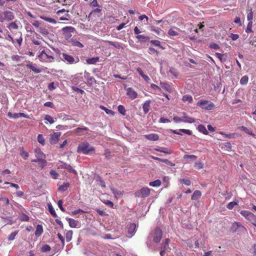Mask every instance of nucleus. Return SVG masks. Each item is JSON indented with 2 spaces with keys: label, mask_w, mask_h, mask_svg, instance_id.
<instances>
[{
  "label": "nucleus",
  "mask_w": 256,
  "mask_h": 256,
  "mask_svg": "<svg viewBox=\"0 0 256 256\" xmlns=\"http://www.w3.org/2000/svg\"><path fill=\"white\" fill-rule=\"evenodd\" d=\"M170 239L166 238L165 240L164 243V246L162 248L168 250V249L170 250V248L169 247V243H170Z\"/></svg>",
  "instance_id": "49"
},
{
  "label": "nucleus",
  "mask_w": 256,
  "mask_h": 256,
  "mask_svg": "<svg viewBox=\"0 0 256 256\" xmlns=\"http://www.w3.org/2000/svg\"><path fill=\"white\" fill-rule=\"evenodd\" d=\"M18 231H15L14 232H12L8 237V240H12L15 238V236L18 234Z\"/></svg>",
  "instance_id": "42"
},
{
  "label": "nucleus",
  "mask_w": 256,
  "mask_h": 256,
  "mask_svg": "<svg viewBox=\"0 0 256 256\" xmlns=\"http://www.w3.org/2000/svg\"><path fill=\"white\" fill-rule=\"evenodd\" d=\"M196 105L208 110H212L215 107V105L213 102H210L209 101L204 100H199L197 102Z\"/></svg>",
  "instance_id": "6"
},
{
  "label": "nucleus",
  "mask_w": 256,
  "mask_h": 256,
  "mask_svg": "<svg viewBox=\"0 0 256 256\" xmlns=\"http://www.w3.org/2000/svg\"><path fill=\"white\" fill-rule=\"evenodd\" d=\"M60 166L61 168L66 169L70 172H72L75 174H77L76 171L72 168V166L68 164L62 162Z\"/></svg>",
  "instance_id": "16"
},
{
  "label": "nucleus",
  "mask_w": 256,
  "mask_h": 256,
  "mask_svg": "<svg viewBox=\"0 0 256 256\" xmlns=\"http://www.w3.org/2000/svg\"><path fill=\"white\" fill-rule=\"evenodd\" d=\"M240 214L256 226V218L252 212L248 210H242Z\"/></svg>",
  "instance_id": "7"
},
{
  "label": "nucleus",
  "mask_w": 256,
  "mask_h": 256,
  "mask_svg": "<svg viewBox=\"0 0 256 256\" xmlns=\"http://www.w3.org/2000/svg\"><path fill=\"white\" fill-rule=\"evenodd\" d=\"M162 162L165 163L166 164L170 166H175V164L171 162L168 159H163Z\"/></svg>",
  "instance_id": "54"
},
{
  "label": "nucleus",
  "mask_w": 256,
  "mask_h": 256,
  "mask_svg": "<svg viewBox=\"0 0 256 256\" xmlns=\"http://www.w3.org/2000/svg\"><path fill=\"white\" fill-rule=\"evenodd\" d=\"M194 166L198 170L202 169L204 168V164L202 162H196Z\"/></svg>",
  "instance_id": "56"
},
{
  "label": "nucleus",
  "mask_w": 256,
  "mask_h": 256,
  "mask_svg": "<svg viewBox=\"0 0 256 256\" xmlns=\"http://www.w3.org/2000/svg\"><path fill=\"white\" fill-rule=\"evenodd\" d=\"M38 142H40L42 145H44L45 144V140L42 134H38Z\"/></svg>",
  "instance_id": "47"
},
{
  "label": "nucleus",
  "mask_w": 256,
  "mask_h": 256,
  "mask_svg": "<svg viewBox=\"0 0 256 256\" xmlns=\"http://www.w3.org/2000/svg\"><path fill=\"white\" fill-rule=\"evenodd\" d=\"M68 42L74 46H77L80 48H82L84 46L81 42L78 41L76 39L72 38Z\"/></svg>",
  "instance_id": "24"
},
{
  "label": "nucleus",
  "mask_w": 256,
  "mask_h": 256,
  "mask_svg": "<svg viewBox=\"0 0 256 256\" xmlns=\"http://www.w3.org/2000/svg\"><path fill=\"white\" fill-rule=\"evenodd\" d=\"M150 189L148 187H144L140 190L135 192L134 195L136 197L146 198L150 194Z\"/></svg>",
  "instance_id": "8"
},
{
  "label": "nucleus",
  "mask_w": 256,
  "mask_h": 256,
  "mask_svg": "<svg viewBox=\"0 0 256 256\" xmlns=\"http://www.w3.org/2000/svg\"><path fill=\"white\" fill-rule=\"evenodd\" d=\"M48 211L50 212V214L52 215V216L54 218L58 217V215L55 212L54 210V209L52 206L50 204H48Z\"/></svg>",
  "instance_id": "35"
},
{
  "label": "nucleus",
  "mask_w": 256,
  "mask_h": 256,
  "mask_svg": "<svg viewBox=\"0 0 256 256\" xmlns=\"http://www.w3.org/2000/svg\"><path fill=\"white\" fill-rule=\"evenodd\" d=\"M50 52H51L49 50H48V52H46L44 50H43L40 53L38 56V58L39 60L42 62H52L54 61V58L53 56L49 54Z\"/></svg>",
  "instance_id": "1"
},
{
  "label": "nucleus",
  "mask_w": 256,
  "mask_h": 256,
  "mask_svg": "<svg viewBox=\"0 0 256 256\" xmlns=\"http://www.w3.org/2000/svg\"><path fill=\"white\" fill-rule=\"evenodd\" d=\"M182 100L184 102H188L189 103H192L193 101V98L190 95L186 94L182 96Z\"/></svg>",
  "instance_id": "32"
},
{
  "label": "nucleus",
  "mask_w": 256,
  "mask_h": 256,
  "mask_svg": "<svg viewBox=\"0 0 256 256\" xmlns=\"http://www.w3.org/2000/svg\"><path fill=\"white\" fill-rule=\"evenodd\" d=\"M43 228L41 224H38L35 232V235L36 236H40L43 232Z\"/></svg>",
  "instance_id": "27"
},
{
  "label": "nucleus",
  "mask_w": 256,
  "mask_h": 256,
  "mask_svg": "<svg viewBox=\"0 0 256 256\" xmlns=\"http://www.w3.org/2000/svg\"><path fill=\"white\" fill-rule=\"evenodd\" d=\"M248 81V77L247 76H243L240 80V84L242 85H245L246 84Z\"/></svg>",
  "instance_id": "41"
},
{
  "label": "nucleus",
  "mask_w": 256,
  "mask_h": 256,
  "mask_svg": "<svg viewBox=\"0 0 256 256\" xmlns=\"http://www.w3.org/2000/svg\"><path fill=\"white\" fill-rule=\"evenodd\" d=\"M66 220L68 221L69 226L70 228H76L78 224V222L74 220L71 218H66Z\"/></svg>",
  "instance_id": "23"
},
{
  "label": "nucleus",
  "mask_w": 256,
  "mask_h": 256,
  "mask_svg": "<svg viewBox=\"0 0 256 256\" xmlns=\"http://www.w3.org/2000/svg\"><path fill=\"white\" fill-rule=\"evenodd\" d=\"M118 111L123 116L126 115V110L124 106L122 105H120L118 107Z\"/></svg>",
  "instance_id": "40"
},
{
  "label": "nucleus",
  "mask_w": 256,
  "mask_h": 256,
  "mask_svg": "<svg viewBox=\"0 0 256 256\" xmlns=\"http://www.w3.org/2000/svg\"><path fill=\"white\" fill-rule=\"evenodd\" d=\"M180 31V30L179 28L177 27H172L168 30V34L170 36H176L179 35V32Z\"/></svg>",
  "instance_id": "14"
},
{
  "label": "nucleus",
  "mask_w": 256,
  "mask_h": 256,
  "mask_svg": "<svg viewBox=\"0 0 256 256\" xmlns=\"http://www.w3.org/2000/svg\"><path fill=\"white\" fill-rule=\"evenodd\" d=\"M253 18V12L252 10H250V12L247 15V19L249 22H252Z\"/></svg>",
  "instance_id": "58"
},
{
  "label": "nucleus",
  "mask_w": 256,
  "mask_h": 256,
  "mask_svg": "<svg viewBox=\"0 0 256 256\" xmlns=\"http://www.w3.org/2000/svg\"><path fill=\"white\" fill-rule=\"evenodd\" d=\"M14 18V13L10 10H5L3 12H0V22L4 21H10Z\"/></svg>",
  "instance_id": "5"
},
{
  "label": "nucleus",
  "mask_w": 256,
  "mask_h": 256,
  "mask_svg": "<svg viewBox=\"0 0 256 256\" xmlns=\"http://www.w3.org/2000/svg\"><path fill=\"white\" fill-rule=\"evenodd\" d=\"M26 66L27 68H28L32 70L35 73H40L41 72V70L37 68V65L36 64H33L32 62H30L28 64H27L26 65Z\"/></svg>",
  "instance_id": "15"
},
{
  "label": "nucleus",
  "mask_w": 256,
  "mask_h": 256,
  "mask_svg": "<svg viewBox=\"0 0 256 256\" xmlns=\"http://www.w3.org/2000/svg\"><path fill=\"white\" fill-rule=\"evenodd\" d=\"M11 58L13 61L15 62H19L20 60V56L18 55H13Z\"/></svg>",
  "instance_id": "63"
},
{
  "label": "nucleus",
  "mask_w": 256,
  "mask_h": 256,
  "mask_svg": "<svg viewBox=\"0 0 256 256\" xmlns=\"http://www.w3.org/2000/svg\"><path fill=\"white\" fill-rule=\"evenodd\" d=\"M136 38L137 39H138L140 42H145L146 40H149V38L146 36H145L144 35H140V34L136 36Z\"/></svg>",
  "instance_id": "38"
},
{
  "label": "nucleus",
  "mask_w": 256,
  "mask_h": 256,
  "mask_svg": "<svg viewBox=\"0 0 256 256\" xmlns=\"http://www.w3.org/2000/svg\"><path fill=\"white\" fill-rule=\"evenodd\" d=\"M150 43L153 44L154 46H160V48H162V46H160V42L159 40H152L150 41Z\"/></svg>",
  "instance_id": "62"
},
{
  "label": "nucleus",
  "mask_w": 256,
  "mask_h": 256,
  "mask_svg": "<svg viewBox=\"0 0 256 256\" xmlns=\"http://www.w3.org/2000/svg\"><path fill=\"white\" fill-rule=\"evenodd\" d=\"M100 108L104 110L107 114H112L114 112L112 110L108 109L103 106H100Z\"/></svg>",
  "instance_id": "59"
},
{
  "label": "nucleus",
  "mask_w": 256,
  "mask_h": 256,
  "mask_svg": "<svg viewBox=\"0 0 256 256\" xmlns=\"http://www.w3.org/2000/svg\"><path fill=\"white\" fill-rule=\"evenodd\" d=\"M152 31L156 32L158 35H160L161 34L164 33V31L159 28H152Z\"/></svg>",
  "instance_id": "46"
},
{
  "label": "nucleus",
  "mask_w": 256,
  "mask_h": 256,
  "mask_svg": "<svg viewBox=\"0 0 256 256\" xmlns=\"http://www.w3.org/2000/svg\"><path fill=\"white\" fill-rule=\"evenodd\" d=\"M14 40H15V44L16 43L18 47H20L22 42V34L21 32H18L13 33Z\"/></svg>",
  "instance_id": "9"
},
{
  "label": "nucleus",
  "mask_w": 256,
  "mask_h": 256,
  "mask_svg": "<svg viewBox=\"0 0 256 256\" xmlns=\"http://www.w3.org/2000/svg\"><path fill=\"white\" fill-rule=\"evenodd\" d=\"M62 203H63L62 200H60L58 201V204L59 208H60V210L62 211L65 212V210L64 208V207L62 206Z\"/></svg>",
  "instance_id": "61"
},
{
  "label": "nucleus",
  "mask_w": 256,
  "mask_h": 256,
  "mask_svg": "<svg viewBox=\"0 0 256 256\" xmlns=\"http://www.w3.org/2000/svg\"><path fill=\"white\" fill-rule=\"evenodd\" d=\"M102 14V10L96 8L92 10L89 14L88 18L90 16L99 17Z\"/></svg>",
  "instance_id": "18"
},
{
  "label": "nucleus",
  "mask_w": 256,
  "mask_h": 256,
  "mask_svg": "<svg viewBox=\"0 0 256 256\" xmlns=\"http://www.w3.org/2000/svg\"><path fill=\"white\" fill-rule=\"evenodd\" d=\"M184 120H183L184 122H189V123H193L195 122V120L193 118L188 117V116H184Z\"/></svg>",
  "instance_id": "44"
},
{
  "label": "nucleus",
  "mask_w": 256,
  "mask_h": 256,
  "mask_svg": "<svg viewBox=\"0 0 256 256\" xmlns=\"http://www.w3.org/2000/svg\"><path fill=\"white\" fill-rule=\"evenodd\" d=\"M7 27L10 31L12 30H17L18 28V25L15 22H11L8 24Z\"/></svg>",
  "instance_id": "34"
},
{
  "label": "nucleus",
  "mask_w": 256,
  "mask_h": 256,
  "mask_svg": "<svg viewBox=\"0 0 256 256\" xmlns=\"http://www.w3.org/2000/svg\"><path fill=\"white\" fill-rule=\"evenodd\" d=\"M94 148L93 146H90L88 142H84L79 144L78 147L77 152L78 153L84 154H88L90 152L94 151Z\"/></svg>",
  "instance_id": "4"
},
{
  "label": "nucleus",
  "mask_w": 256,
  "mask_h": 256,
  "mask_svg": "<svg viewBox=\"0 0 256 256\" xmlns=\"http://www.w3.org/2000/svg\"><path fill=\"white\" fill-rule=\"evenodd\" d=\"M100 60L99 57H93L92 58H88L86 60V62L88 64H96V62H98Z\"/></svg>",
  "instance_id": "26"
},
{
  "label": "nucleus",
  "mask_w": 256,
  "mask_h": 256,
  "mask_svg": "<svg viewBox=\"0 0 256 256\" xmlns=\"http://www.w3.org/2000/svg\"><path fill=\"white\" fill-rule=\"evenodd\" d=\"M238 128L250 136H255V134L253 132L252 130L250 128H248L244 126H240L238 127Z\"/></svg>",
  "instance_id": "21"
},
{
  "label": "nucleus",
  "mask_w": 256,
  "mask_h": 256,
  "mask_svg": "<svg viewBox=\"0 0 256 256\" xmlns=\"http://www.w3.org/2000/svg\"><path fill=\"white\" fill-rule=\"evenodd\" d=\"M73 232L72 230H68L66 234V242H68L71 240L72 238Z\"/></svg>",
  "instance_id": "37"
},
{
  "label": "nucleus",
  "mask_w": 256,
  "mask_h": 256,
  "mask_svg": "<svg viewBox=\"0 0 256 256\" xmlns=\"http://www.w3.org/2000/svg\"><path fill=\"white\" fill-rule=\"evenodd\" d=\"M210 48L214 50H218L220 48V46L218 44L216 43L212 42L210 44Z\"/></svg>",
  "instance_id": "57"
},
{
  "label": "nucleus",
  "mask_w": 256,
  "mask_h": 256,
  "mask_svg": "<svg viewBox=\"0 0 256 256\" xmlns=\"http://www.w3.org/2000/svg\"><path fill=\"white\" fill-rule=\"evenodd\" d=\"M50 174L54 179H56L58 176V174L54 170H51L50 171Z\"/></svg>",
  "instance_id": "53"
},
{
  "label": "nucleus",
  "mask_w": 256,
  "mask_h": 256,
  "mask_svg": "<svg viewBox=\"0 0 256 256\" xmlns=\"http://www.w3.org/2000/svg\"><path fill=\"white\" fill-rule=\"evenodd\" d=\"M20 220L22 221L28 222L30 218L26 214H23L21 216Z\"/></svg>",
  "instance_id": "55"
},
{
  "label": "nucleus",
  "mask_w": 256,
  "mask_h": 256,
  "mask_svg": "<svg viewBox=\"0 0 256 256\" xmlns=\"http://www.w3.org/2000/svg\"><path fill=\"white\" fill-rule=\"evenodd\" d=\"M60 57L63 62L70 64H76L79 61L78 58H74L72 56L65 52L60 53Z\"/></svg>",
  "instance_id": "2"
},
{
  "label": "nucleus",
  "mask_w": 256,
  "mask_h": 256,
  "mask_svg": "<svg viewBox=\"0 0 256 256\" xmlns=\"http://www.w3.org/2000/svg\"><path fill=\"white\" fill-rule=\"evenodd\" d=\"M34 154L38 159L46 158L45 154L42 152L40 148H36L34 150Z\"/></svg>",
  "instance_id": "20"
},
{
  "label": "nucleus",
  "mask_w": 256,
  "mask_h": 256,
  "mask_svg": "<svg viewBox=\"0 0 256 256\" xmlns=\"http://www.w3.org/2000/svg\"><path fill=\"white\" fill-rule=\"evenodd\" d=\"M69 186V184L68 182L64 183L62 185L60 186L58 190L60 191H66Z\"/></svg>",
  "instance_id": "39"
},
{
  "label": "nucleus",
  "mask_w": 256,
  "mask_h": 256,
  "mask_svg": "<svg viewBox=\"0 0 256 256\" xmlns=\"http://www.w3.org/2000/svg\"><path fill=\"white\" fill-rule=\"evenodd\" d=\"M62 36L68 42L72 38V34L76 32V29L72 26H66L62 29Z\"/></svg>",
  "instance_id": "3"
},
{
  "label": "nucleus",
  "mask_w": 256,
  "mask_h": 256,
  "mask_svg": "<svg viewBox=\"0 0 256 256\" xmlns=\"http://www.w3.org/2000/svg\"><path fill=\"white\" fill-rule=\"evenodd\" d=\"M126 94L131 100H134L138 97L137 92L132 88H128L126 89Z\"/></svg>",
  "instance_id": "12"
},
{
  "label": "nucleus",
  "mask_w": 256,
  "mask_h": 256,
  "mask_svg": "<svg viewBox=\"0 0 256 256\" xmlns=\"http://www.w3.org/2000/svg\"><path fill=\"white\" fill-rule=\"evenodd\" d=\"M162 232L161 229L160 228H157L155 230L154 236V241L156 242H159L162 238Z\"/></svg>",
  "instance_id": "11"
},
{
  "label": "nucleus",
  "mask_w": 256,
  "mask_h": 256,
  "mask_svg": "<svg viewBox=\"0 0 256 256\" xmlns=\"http://www.w3.org/2000/svg\"><path fill=\"white\" fill-rule=\"evenodd\" d=\"M136 226L134 223L130 224L128 225L127 228H128V232L130 234H131L132 236L136 230Z\"/></svg>",
  "instance_id": "17"
},
{
  "label": "nucleus",
  "mask_w": 256,
  "mask_h": 256,
  "mask_svg": "<svg viewBox=\"0 0 256 256\" xmlns=\"http://www.w3.org/2000/svg\"><path fill=\"white\" fill-rule=\"evenodd\" d=\"M51 250L50 246L48 244H45L42 248V252H48Z\"/></svg>",
  "instance_id": "51"
},
{
  "label": "nucleus",
  "mask_w": 256,
  "mask_h": 256,
  "mask_svg": "<svg viewBox=\"0 0 256 256\" xmlns=\"http://www.w3.org/2000/svg\"><path fill=\"white\" fill-rule=\"evenodd\" d=\"M151 100H146L143 104V110L145 114H147L149 110L150 106Z\"/></svg>",
  "instance_id": "22"
},
{
  "label": "nucleus",
  "mask_w": 256,
  "mask_h": 256,
  "mask_svg": "<svg viewBox=\"0 0 256 256\" xmlns=\"http://www.w3.org/2000/svg\"><path fill=\"white\" fill-rule=\"evenodd\" d=\"M144 137L147 140L152 141H156L159 139V136L156 134H146L144 136Z\"/></svg>",
  "instance_id": "19"
},
{
  "label": "nucleus",
  "mask_w": 256,
  "mask_h": 256,
  "mask_svg": "<svg viewBox=\"0 0 256 256\" xmlns=\"http://www.w3.org/2000/svg\"><path fill=\"white\" fill-rule=\"evenodd\" d=\"M236 205H238V202H229L228 204V205L226 206V208L228 210H232L234 207V206H236Z\"/></svg>",
  "instance_id": "45"
},
{
  "label": "nucleus",
  "mask_w": 256,
  "mask_h": 256,
  "mask_svg": "<svg viewBox=\"0 0 256 256\" xmlns=\"http://www.w3.org/2000/svg\"><path fill=\"white\" fill-rule=\"evenodd\" d=\"M40 18L41 19H42L45 21H46L48 22H50L51 24H55L56 23V21L54 19L51 18L46 17L44 16H40Z\"/></svg>",
  "instance_id": "28"
},
{
  "label": "nucleus",
  "mask_w": 256,
  "mask_h": 256,
  "mask_svg": "<svg viewBox=\"0 0 256 256\" xmlns=\"http://www.w3.org/2000/svg\"><path fill=\"white\" fill-rule=\"evenodd\" d=\"M72 90L77 92L78 93H80V94H82L83 93H84V91L82 90V89H80L77 87H76V86H72Z\"/></svg>",
  "instance_id": "64"
},
{
  "label": "nucleus",
  "mask_w": 256,
  "mask_h": 256,
  "mask_svg": "<svg viewBox=\"0 0 256 256\" xmlns=\"http://www.w3.org/2000/svg\"><path fill=\"white\" fill-rule=\"evenodd\" d=\"M252 22H249L248 24V26H247V28L246 30V32L247 33L251 32H252Z\"/></svg>",
  "instance_id": "50"
},
{
  "label": "nucleus",
  "mask_w": 256,
  "mask_h": 256,
  "mask_svg": "<svg viewBox=\"0 0 256 256\" xmlns=\"http://www.w3.org/2000/svg\"><path fill=\"white\" fill-rule=\"evenodd\" d=\"M44 120L48 122L50 124H52L54 122V118L48 114H46L45 116Z\"/></svg>",
  "instance_id": "48"
},
{
  "label": "nucleus",
  "mask_w": 256,
  "mask_h": 256,
  "mask_svg": "<svg viewBox=\"0 0 256 256\" xmlns=\"http://www.w3.org/2000/svg\"><path fill=\"white\" fill-rule=\"evenodd\" d=\"M180 182H183L186 186H190L191 184V182L190 180L187 178H182L180 180Z\"/></svg>",
  "instance_id": "52"
},
{
  "label": "nucleus",
  "mask_w": 256,
  "mask_h": 256,
  "mask_svg": "<svg viewBox=\"0 0 256 256\" xmlns=\"http://www.w3.org/2000/svg\"><path fill=\"white\" fill-rule=\"evenodd\" d=\"M197 158V156L195 155H190V154H185L184 155V160H186V159H188V158H194V159H196Z\"/></svg>",
  "instance_id": "60"
},
{
  "label": "nucleus",
  "mask_w": 256,
  "mask_h": 256,
  "mask_svg": "<svg viewBox=\"0 0 256 256\" xmlns=\"http://www.w3.org/2000/svg\"><path fill=\"white\" fill-rule=\"evenodd\" d=\"M202 196V192L198 190H196L194 192L192 195V200H198L200 196Z\"/></svg>",
  "instance_id": "25"
},
{
  "label": "nucleus",
  "mask_w": 256,
  "mask_h": 256,
  "mask_svg": "<svg viewBox=\"0 0 256 256\" xmlns=\"http://www.w3.org/2000/svg\"><path fill=\"white\" fill-rule=\"evenodd\" d=\"M8 116L10 118H17L19 117H22L25 118H28L27 115L22 112L12 114L11 112H8Z\"/></svg>",
  "instance_id": "13"
},
{
  "label": "nucleus",
  "mask_w": 256,
  "mask_h": 256,
  "mask_svg": "<svg viewBox=\"0 0 256 256\" xmlns=\"http://www.w3.org/2000/svg\"><path fill=\"white\" fill-rule=\"evenodd\" d=\"M160 86L162 88L169 92H170L172 90L170 86L168 83L160 82Z\"/></svg>",
  "instance_id": "30"
},
{
  "label": "nucleus",
  "mask_w": 256,
  "mask_h": 256,
  "mask_svg": "<svg viewBox=\"0 0 256 256\" xmlns=\"http://www.w3.org/2000/svg\"><path fill=\"white\" fill-rule=\"evenodd\" d=\"M38 164L42 168H44L47 164V162L45 158L38 159Z\"/></svg>",
  "instance_id": "31"
},
{
  "label": "nucleus",
  "mask_w": 256,
  "mask_h": 256,
  "mask_svg": "<svg viewBox=\"0 0 256 256\" xmlns=\"http://www.w3.org/2000/svg\"><path fill=\"white\" fill-rule=\"evenodd\" d=\"M198 130L199 132H202L204 134H208V132L206 128V127L202 124H200L198 126Z\"/></svg>",
  "instance_id": "29"
},
{
  "label": "nucleus",
  "mask_w": 256,
  "mask_h": 256,
  "mask_svg": "<svg viewBox=\"0 0 256 256\" xmlns=\"http://www.w3.org/2000/svg\"><path fill=\"white\" fill-rule=\"evenodd\" d=\"M60 135L61 133L60 132H56L51 134L50 138V144H56L59 140Z\"/></svg>",
  "instance_id": "10"
},
{
  "label": "nucleus",
  "mask_w": 256,
  "mask_h": 256,
  "mask_svg": "<svg viewBox=\"0 0 256 256\" xmlns=\"http://www.w3.org/2000/svg\"><path fill=\"white\" fill-rule=\"evenodd\" d=\"M162 184L161 181L160 180H156L154 181L151 182L149 183L150 186L156 187L160 186Z\"/></svg>",
  "instance_id": "36"
},
{
  "label": "nucleus",
  "mask_w": 256,
  "mask_h": 256,
  "mask_svg": "<svg viewBox=\"0 0 256 256\" xmlns=\"http://www.w3.org/2000/svg\"><path fill=\"white\" fill-rule=\"evenodd\" d=\"M232 228H235V230L237 228H240V230H246L245 228L239 222H235L232 224Z\"/></svg>",
  "instance_id": "33"
},
{
  "label": "nucleus",
  "mask_w": 256,
  "mask_h": 256,
  "mask_svg": "<svg viewBox=\"0 0 256 256\" xmlns=\"http://www.w3.org/2000/svg\"><path fill=\"white\" fill-rule=\"evenodd\" d=\"M219 133L221 135L224 136L225 138H234V136L236 134H226L224 132H220Z\"/></svg>",
  "instance_id": "43"
}]
</instances>
